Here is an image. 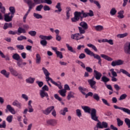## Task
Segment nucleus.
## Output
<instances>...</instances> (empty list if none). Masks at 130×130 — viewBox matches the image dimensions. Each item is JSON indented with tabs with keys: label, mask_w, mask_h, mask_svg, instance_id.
Masks as SVG:
<instances>
[{
	"label": "nucleus",
	"mask_w": 130,
	"mask_h": 130,
	"mask_svg": "<svg viewBox=\"0 0 130 130\" xmlns=\"http://www.w3.org/2000/svg\"><path fill=\"white\" fill-rule=\"evenodd\" d=\"M127 96V95H126V94H123L120 96L119 100H123L124 99H125Z\"/></svg>",
	"instance_id": "338daca9"
},
{
	"label": "nucleus",
	"mask_w": 130,
	"mask_h": 130,
	"mask_svg": "<svg viewBox=\"0 0 130 130\" xmlns=\"http://www.w3.org/2000/svg\"><path fill=\"white\" fill-rule=\"evenodd\" d=\"M36 83L38 84L40 88H41V87H42V86H43L44 85L43 82L42 81H37Z\"/></svg>",
	"instance_id": "774afa93"
},
{
	"label": "nucleus",
	"mask_w": 130,
	"mask_h": 130,
	"mask_svg": "<svg viewBox=\"0 0 130 130\" xmlns=\"http://www.w3.org/2000/svg\"><path fill=\"white\" fill-rule=\"evenodd\" d=\"M85 18L83 16H82L81 12L76 11L74 13V17L71 19L72 22H78L80 19V21H83V19Z\"/></svg>",
	"instance_id": "0eeeda50"
},
{
	"label": "nucleus",
	"mask_w": 130,
	"mask_h": 130,
	"mask_svg": "<svg viewBox=\"0 0 130 130\" xmlns=\"http://www.w3.org/2000/svg\"><path fill=\"white\" fill-rule=\"evenodd\" d=\"M66 46L69 51H71L73 53H76V50H73V47H72L71 46H70V45H69V44H66Z\"/></svg>",
	"instance_id": "a19ab883"
},
{
	"label": "nucleus",
	"mask_w": 130,
	"mask_h": 130,
	"mask_svg": "<svg viewBox=\"0 0 130 130\" xmlns=\"http://www.w3.org/2000/svg\"><path fill=\"white\" fill-rule=\"evenodd\" d=\"M102 42L109 43L110 45H113V40L110 39L108 40L107 39H104L102 40Z\"/></svg>",
	"instance_id": "cd10ccee"
},
{
	"label": "nucleus",
	"mask_w": 130,
	"mask_h": 130,
	"mask_svg": "<svg viewBox=\"0 0 130 130\" xmlns=\"http://www.w3.org/2000/svg\"><path fill=\"white\" fill-rule=\"evenodd\" d=\"M75 93L72 91H70L68 93V95L67 96V99L68 100H71V98H75V96H74V94Z\"/></svg>",
	"instance_id": "72a5a7b5"
},
{
	"label": "nucleus",
	"mask_w": 130,
	"mask_h": 130,
	"mask_svg": "<svg viewBox=\"0 0 130 130\" xmlns=\"http://www.w3.org/2000/svg\"><path fill=\"white\" fill-rule=\"evenodd\" d=\"M41 62V56H40V54L39 53L36 54V63L37 64H40Z\"/></svg>",
	"instance_id": "6ab92c4d"
},
{
	"label": "nucleus",
	"mask_w": 130,
	"mask_h": 130,
	"mask_svg": "<svg viewBox=\"0 0 130 130\" xmlns=\"http://www.w3.org/2000/svg\"><path fill=\"white\" fill-rule=\"evenodd\" d=\"M23 2L25 4H26L28 7V10L24 15V16H26L27 17L28 15H29V13L31 12L32 9L35 7V4L33 3V1L32 0H23Z\"/></svg>",
	"instance_id": "39448f33"
},
{
	"label": "nucleus",
	"mask_w": 130,
	"mask_h": 130,
	"mask_svg": "<svg viewBox=\"0 0 130 130\" xmlns=\"http://www.w3.org/2000/svg\"><path fill=\"white\" fill-rule=\"evenodd\" d=\"M6 121H3L2 124H0V128H6Z\"/></svg>",
	"instance_id": "0e129e2a"
},
{
	"label": "nucleus",
	"mask_w": 130,
	"mask_h": 130,
	"mask_svg": "<svg viewBox=\"0 0 130 130\" xmlns=\"http://www.w3.org/2000/svg\"><path fill=\"white\" fill-rule=\"evenodd\" d=\"M89 2L91 4H93V3L94 5H96L99 9H101V6L100 5V4H99V2L98 1H96V0H89Z\"/></svg>",
	"instance_id": "c756f323"
},
{
	"label": "nucleus",
	"mask_w": 130,
	"mask_h": 130,
	"mask_svg": "<svg viewBox=\"0 0 130 130\" xmlns=\"http://www.w3.org/2000/svg\"><path fill=\"white\" fill-rule=\"evenodd\" d=\"M6 108L10 113H12V114H16V111H15V109L12 107L11 105H8Z\"/></svg>",
	"instance_id": "2eb2a0df"
},
{
	"label": "nucleus",
	"mask_w": 130,
	"mask_h": 130,
	"mask_svg": "<svg viewBox=\"0 0 130 130\" xmlns=\"http://www.w3.org/2000/svg\"><path fill=\"white\" fill-rule=\"evenodd\" d=\"M12 58H13L14 60H16V61H18L21 59V57L20 56V55H19V54L16 53L12 55Z\"/></svg>",
	"instance_id": "412c9836"
},
{
	"label": "nucleus",
	"mask_w": 130,
	"mask_h": 130,
	"mask_svg": "<svg viewBox=\"0 0 130 130\" xmlns=\"http://www.w3.org/2000/svg\"><path fill=\"white\" fill-rule=\"evenodd\" d=\"M42 70L43 71L44 74L46 76L45 79L46 82H47V84L49 85V87H51V84L49 83V81H50V82H51L52 84H53V82L55 81H53V80H52L51 78L49 77V76H50V73L48 72V71L47 70V69H45V68L43 67L42 68Z\"/></svg>",
	"instance_id": "20e7f679"
},
{
	"label": "nucleus",
	"mask_w": 130,
	"mask_h": 130,
	"mask_svg": "<svg viewBox=\"0 0 130 130\" xmlns=\"http://www.w3.org/2000/svg\"><path fill=\"white\" fill-rule=\"evenodd\" d=\"M28 34H29V35H31V36H32L33 37L36 36V31L35 30H30L28 32Z\"/></svg>",
	"instance_id": "13d9d810"
},
{
	"label": "nucleus",
	"mask_w": 130,
	"mask_h": 130,
	"mask_svg": "<svg viewBox=\"0 0 130 130\" xmlns=\"http://www.w3.org/2000/svg\"><path fill=\"white\" fill-rule=\"evenodd\" d=\"M9 70L13 76L14 77H17V75H18V72H17V71L15 70V69H14V68L12 67H9Z\"/></svg>",
	"instance_id": "dca6fc26"
},
{
	"label": "nucleus",
	"mask_w": 130,
	"mask_h": 130,
	"mask_svg": "<svg viewBox=\"0 0 130 130\" xmlns=\"http://www.w3.org/2000/svg\"><path fill=\"white\" fill-rule=\"evenodd\" d=\"M17 32L19 33V34H21L22 33H26V30L24 28H22V27H19L18 28Z\"/></svg>",
	"instance_id": "a18cd8bd"
},
{
	"label": "nucleus",
	"mask_w": 130,
	"mask_h": 130,
	"mask_svg": "<svg viewBox=\"0 0 130 130\" xmlns=\"http://www.w3.org/2000/svg\"><path fill=\"white\" fill-rule=\"evenodd\" d=\"M76 115H77V116H78V117H81V116H82V112L81 110L80 109L76 110Z\"/></svg>",
	"instance_id": "052dcab7"
},
{
	"label": "nucleus",
	"mask_w": 130,
	"mask_h": 130,
	"mask_svg": "<svg viewBox=\"0 0 130 130\" xmlns=\"http://www.w3.org/2000/svg\"><path fill=\"white\" fill-rule=\"evenodd\" d=\"M93 76L96 79V80H99L100 79H101V77H102V74L101 73L98 72L96 70H94L93 71Z\"/></svg>",
	"instance_id": "9b49d317"
},
{
	"label": "nucleus",
	"mask_w": 130,
	"mask_h": 130,
	"mask_svg": "<svg viewBox=\"0 0 130 130\" xmlns=\"http://www.w3.org/2000/svg\"><path fill=\"white\" fill-rule=\"evenodd\" d=\"M88 84L90 85L91 89H93L94 90H96L97 89V87L95 86L96 82L95 81H89L87 80Z\"/></svg>",
	"instance_id": "4468645a"
},
{
	"label": "nucleus",
	"mask_w": 130,
	"mask_h": 130,
	"mask_svg": "<svg viewBox=\"0 0 130 130\" xmlns=\"http://www.w3.org/2000/svg\"><path fill=\"white\" fill-rule=\"evenodd\" d=\"M81 108L84 110L85 113H91V108L88 106H81Z\"/></svg>",
	"instance_id": "a211bd4d"
},
{
	"label": "nucleus",
	"mask_w": 130,
	"mask_h": 130,
	"mask_svg": "<svg viewBox=\"0 0 130 130\" xmlns=\"http://www.w3.org/2000/svg\"><path fill=\"white\" fill-rule=\"evenodd\" d=\"M127 35H128V34L127 32H125L124 34H120L117 35V37L118 38H124V37H126Z\"/></svg>",
	"instance_id": "e433bc0d"
},
{
	"label": "nucleus",
	"mask_w": 130,
	"mask_h": 130,
	"mask_svg": "<svg viewBox=\"0 0 130 130\" xmlns=\"http://www.w3.org/2000/svg\"><path fill=\"white\" fill-rule=\"evenodd\" d=\"M121 64H123V61L120 59L113 61L111 63L112 67H116V66H121Z\"/></svg>",
	"instance_id": "f8f14e48"
},
{
	"label": "nucleus",
	"mask_w": 130,
	"mask_h": 130,
	"mask_svg": "<svg viewBox=\"0 0 130 130\" xmlns=\"http://www.w3.org/2000/svg\"><path fill=\"white\" fill-rule=\"evenodd\" d=\"M102 101H103V103H104L105 105H107V106H110V104H109L107 100H106V99H102Z\"/></svg>",
	"instance_id": "69168bd1"
},
{
	"label": "nucleus",
	"mask_w": 130,
	"mask_h": 130,
	"mask_svg": "<svg viewBox=\"0 0 130 130\" xmlns=\"http://www.w3.org/2000/svg\"><path fill=\"white\" fill-rule=\"evenodd\" d=\"M27 40V37L24 36H21L17 38L18 41H22V40Z\"/></svg>",
	"instance_id": "864d4df0"
},
{
	"label": "nucleus",
	"mask_w": 130,
	"mask_h": 130,
	"mask_svg": "<svg viewBox=\"0 0 130 130\" xmlns=\"http://www.w3.org/2000/svg\"><path fill=\"white\" fill-rule=\"evenodd\" d=\"M39 38L42 40L40 41V43L42 46L45 47L47 45V41L46 40H51L52 39V36H46L44 35H40Z\"/></svg>",
	"instance_id": "7ed1b4c3"
},
{
	"label": "nucleus",
	"mask_w": 130,
	"mask_h": 130,
	"mask_svg": "<svg viewBox=\"0 0 130 130\" xmlns=\"http://www.w3.org/2000/svg\"><path fill=\"white\" fill-rule=\"evenodd\" d=\"M120 72L121 73H122V74H124V75H126V76H127V77H129L130 78V74L128 73L127 71H126L124 69H120Z\"/></svg>",
	"instance_id": "c03bdc74"
},
{
	"label": "nucleus",
	"mask_w": 130,
	"mask_h": 130,
	"mask_svg": "<svg viewBox=\"0 0 130 130\" xmlns=\"http://www.w3.org/2000/svg\"><path fill=\"white\" fill-rule=\"evenodd\" d=\"M93 98L96 101L100 100V96H99V95L97 93H95L93 95Z\"/></svg>",
	"instance_id": "603ef678"
},
{
	"label": "nucleus",
	"mask_w": 130,
	"mask_h": 130,
	"mask_svg": "<svg viewBox=\"0 0 130 130\" xmlns=\"http://www.w3.org/2000/svg\"><path fill=\"white\" fill-rule=\"evenodd\" d=\"M101 81L102 82H103L104 83L105 85H106L108 82H109V81H110V79L107 77L104 76L102 77Z\"/></svg>",
	"instance_id": "393cba45"
},
{
	"label": "nucleus",
	"mask_w": 130,
	"mask_h": 130,
	"mask_svg": "<svg viewBox=\"0 0 130 130\" xmlns=\"http://www.w3.org/2000/svg\"><path fill=\"white\" fill-rule=\"evenodd\" d=\"M57 57H59V58H62L63 56H62V52H59V51H57L56 53Z\"/></svg>",
	"instance_id": "4d7b16f0"
},
{
	"label": "nucleus",
	"mask_w": 130,
	"mask_h": 130,
	"mask_svg": "<svg viewBox=\"0 0 130 130\" xmlns=\"http://www.w3.org/2000/svg\"><path fill=\"white\" fill-rule=\"evenodd\" d=\"M108 127V123L105 121L99 122L96 123L97 128H107Z\"/></svg>",
	"instance_id": "1a4fd4ad"
},
{
	"label": "nucleus",
	"mask_w": 130,
	"mask_h": 130,
	"mask_svg": "<svg viewBox=\"0 0 130 130\" xmlns=\"http://www.w3.org/2000/svg\"><path fill=\"white\" fill-rule=\"evenodd\" d=\"M87 46L88 47H91L92 49H93V50H94V51H98L97 48H96V47L92 44H88Z\"/></svg>",
	"instance_id": "de8ad7c7"
},
{
	"label": "nucleus",
	"mask_w": 130,
	"mask_h": 130,
	"mask_svg": "<svg viewBox=\"0 0 130 130\" xmlns=\"http://www.w3.org/2000/svg\"><path fill=\"white\" fill-rule=\"evenodd\" d=\"M101 57L103 58H104V59H106V60H108V61H112L113 60V59L112 58L105 55V54H101Z\"/></svg>",
	"instance_id": "aec40b11"
},
{
	"label": "nucleus",
	"mask_w": 130,
	"mask_h": 130,
	"mask_svg": "<svg viewBox=\"0 0 130 130\" xmlns=\"http://www.w3.org/2000/svg\"><path fill=\"white\" fill-rule=\"evenodd\" d=\"M95 29L96 31H102L103 30V26L97 25L95 27Z\"/></svg>",
	"instance_id": "6e6d98bb"
},
{
	"label": "nucleus",
	"mask_w": 130,
	"mask_h": 130,
	"mask_svg": "<svg viewBox=\"0 0 130 130\" xmlns=\"http://www.w3.org/2000/svg\"><path fill=\"white\" fill-rule=\"evenodd\" d=\"M34 81H35V78H33L32 77H29L26 79V83H28V84H33V83H34Z\"/></svg>",
	"instance_id": "473e14b6"
},
{
	"label": "nucleus",
	"mask_w": 130,
	"mask_h": 130,
	"mask_svg": "<svg viewBox=\"0 0 130 130\" xmlns=\"http://www.w3.org/2000/svg\"><path fill=\"white\" fill-rule=\"evenodd\" d=\"M54 109V106H51L50 107L47 108L46 110H43L42 112L44 114L46 115H48Z\"/></svg>",
	"instance_id": "ddd939ff"
},
{
	"label": "nucleus",
	"mask_w": 130,
	"mask_h": 130,
	"mask_svg": "<svg viewBox=\"0 0 130 130\" xmlns=\"http://www.w3.org/2000/svg\"><path fill=\"white\" fill-rule=\"evenodd\" d=\"M0 9L1 13H3V14H6V8L5 7L3 6V4L0 2Z\"/></svg>",
	"instance_id": "79ce46f5"
},
{
	"label": "nucleus",
	"mask_w": 130,
	"mask_h": 130,
	"mask_svg": "<svg viewBox=\"0 0 130 130\" xmlns=\"http://www.w3.org/2000/svg\"><path fill=\"white\" fill-rule=\"evenodd\" d=\"M57 122L55 119H50L47 121V123L49 125H54V124H56Z\"/></svg>",
	"instance_id": "f3484780"
},
{
	"label": "nucleus",
	"mask_w": 130,
	"mask_h": 130,
	"mask_svg": "<svg viewBox=\"0 0 130 130\" xmlns=\"http://www.w3.org/2000/svg\"><path fill=\"white\" fill-rule=\"evenodd\" d=\"M71 7L66 8L67 20H69L70 19V12H71Z\"/></svg>",
	"instance_id": "2f4dec72"
},
{
	"label": "nucleus",
	"mask_w": 130,
	"mask_h": 130,
	"mask_svg": "<svg viewBox=\"0 0 130 130\" xmlns=\"http://www.w3.org/2000/svg\"><path fill=\"white\" fill-rule=\"evenodd\" d=\"M34 18L36 19H42V15L38 13H34L33 14Z\"/></svg>",
	"instance_id": "37998d69"
},
{
	"label": "nucleus",
	"mask_w": 130,
	"mask_h": 130,
	"mask_svg": "<svg viewBox=\"0 0 130 130\" xmlns=\"http://www.w3.org/2000/svg\"><path fill=\"white\" fill-rule=\"evenodd\" d=\"M114 108L115 109H119L120 110H122L125 113H127V114H130V110L125 108L119 107L116 105H114Z\"/></svg>",
	"instance_id": "9d476101"
},
{
	"label": "nucleus",
	"mask_w": 130,
	"mask_h": 130,
	"mask_svg": "<svg viewBox=\"0 0 130 130\" xmlns=\"http://www.w3.org/2000/svg\"><path fill=\"white\" fill-rule=\"evenodd\" d=\"M117 124L118 126H122L123 125V121L120 120L119 118H117Z\"/></svg>",
	"instance_id": "58836bf2"
},
{
	"label": "nucleus",
	"mask_w": 130,
	"mask_h": 130,
	"mask_svg": "<svg viewBox=\"0 0 130 130\" xmlns=\"http://www.w3.org/2000/svg\"><path fill=\"white\" fill-rule=\"evenodd\" d=\"M79 26H81L78 27L79 33H77L71 36V38L73 40H76L78 41V40H81V39H84L85 38V36H84L83 34L86 33L85 30L88 29V24L85 21H82L79 23Z\"/></svg>",
	"instance_id": "f257e3e1"
},
{
	"label": "nucleus",
	"mask_w": 130,
	"mask_h": 130,
	"mask_svg": "<svg viewBox=\"0 0 130 130\" xmlns=\"http://www.w3.org/2000/svg\"><path fill=\"white\" fill-rule=\"evenodd\" d=\"M40 95L41 96V98H44V97H49L48 93L46 91H43L42 90L40 91Z\"/></svg>",
	"instance_id": "b1692460"
},
{
	"label": "nucleus",
	"mask_w": 130,
	"mask_h": 130,
	"mask_svg": "<svg viewBox=\"0 0 130 130\" xmlns=\"http://www.w3.org/2000/svg\"><path fill=\"white\" fill-rule=\"evenodd\" d=\"M43 9V5H40L38 6H37L36 8V11L37 12H41V10Z\"/></svg>",
	"instance_id": "09e8293b"
},
{
	"label": "nucleus",
	"mask_w": 130,
	"mask_h": 130,
	"mask_svg": "<svg viewBox=\"0 0 130 130\" xmlns=\"http://www.w3.org/2000/svg\"><path fill=\"white\" fill-rule=\"evenodd\" d=\"M56 9H57L58 10V11L60 13L61 11H62V9H61V4L60 3H58L57 5L55 6Z\"/></svg>",
	"instance_id": "49530a36"
},
{
	"label": "nucleus",
	"mask_w": 130,
	"mask_h": 130,
	"mask_svg": "<svg viewBox=\"0 0 130 130\" xmlns=\"http://www.w3.org/2000/svg\"><path fill=\"white\" fill-rule=\"evenodd\" d=\"M23 2L25 4H26L28 7V10L24 15V16H26L27 17L28 15H29V13L31 12L32 9L35 7V4L33 3V1L32 0H23Z\"/></svg>",
	"instance_id": "423d86ee"
},
{
	"label": "nucleus",
	"mask_w": 130,
	"mask_h": 130,
	"mask_svg": "<svg viewBox=\"0 0 130 130\" xmlns=\"http://www.w3.org/2000/svg\"><path fill=\"white\" fill-rule=\"evenodd\" d=\"M6 120H7V121H8L9 123L12 122V121H13V115L8 116Z\"/></svg>",
	"instance_id": "680f3d73"
},
{
	"label": "nucleus",
	"mask_w": 130,
	"mask_h": 130,
	"mask_svg": "<svg viewBox=\"0 0 130 130\" xmlns=\"http://www.w3.org/2000/svg\"><path fill=\"white\" fill-rule=\"evenodd\" d=\"M124 11L123 10H121L118 12V15L117 16V18L119 19H123L124 18V16L123 15Z\"/></svg>",
	"instance_id": "7c9ffc66"
},
{
	"label": "nucleus",
	"mask_w": 130,
	"mask_h": 130,
	"mask_svg": "<svg viewBox=\"0 0 130 130\" xmlns=\"http://www.w3.org/2000/svg\"><path fill=\"white\" fill-rule=\"evenodd\" d=\"M54 97L55 99H56V100H58V101H62V99L60 97H59V96L57 94H55Z\"/></svg>",
	"instance_id": "bf43d9fd"
},
{
	"label": "nucleus",
	"mask_w": 130,
	"mask_h": 130,
	"mask_svg": "<svg viewBox=\"0 0 130 130\" xmlns=\"http://www.w3.org/2000/svg\"><path fill=\"white\" fill-rule=\"evenodd\" d=\"M13 17L14 16L12 15L11 16L4 15V20L6 22H11V21L12 20Z\"/></svg>",
	"instance_id": "a878e982"
},
{
	"label": "nucleus",
	"mask_w": 130,
	"mask_h": 130,
	"mask_svg": "<svg viewBox=\"0 0 130 130\" xmlns=\"http://www.w3.org/2000/svg\"><path fill=\"white\" fill-rule=\"evenodd\" d=\"M124 122L127 125L128 128H130V119L127 118H125Z\"/></svg>",
	"instance_id": "3c124183"
},
{
	"label": "nucleus",
	"mask_w": 130,
	"mask_h": 130,
	"mask_svg": "<svg viewBox=\"0 0 130 130\" xmlns=\"http://www.w3.org/2000/svg\"><path fill=\"white\" fill-rule=\"evenodd\" d=\"M1 74L3 75L6 78H9L10 77V72H7L6 70H3L1 71Z\"/></svg>",
	"instance_id": "4be33fe9"
},
{
	"label": "nucleus",
	"mask_w": 130,
	"mask_h": 130,
	"mask_svg": "<svg viewBox=\"0 0 130 130\" xmlns=\"http://www.w3.org/2000/svg\"><path fill=\"white\" fill-rule=\"evenodd\" d=\"M12 105L14 106H17V107H18L19 108H20V107H21V103H20L18 101L15 100L13 102Z\"/></svg>",
	"instance_id": "ea45409f"
},
{
	"label": "nucleus",
	"mask_w": 130,
	"mask_h": 130,
	"mask_svg": "<svg viewBox=\"0 0 130 130\" xmlns=\"http://www.w3.org/2000/svg\"><path fill=\"white\" fill-rule=\"evenodd\" d=\"M67 112H69V110L68 109V108L65 107L60 110L59 113L61 115H66V113H67Z\"/></svg>",
	"instance_id": "bb28decb"
},
{
	"label": "nucleus",
	"mask_w": 130,
	"mask_h": 130,
	"mask_svg": "<svg viewBox=\"0 0 130 130\" xmlns=\"http://www.w3.org/2000/svg\"><path fill=\"white\" fill-rule=\"evenodd\" d=\"M84 51L88 55H90V56H93L94 58H95V59H98V60H99V61H98L99 64H100V66H102V60L101 59V57H100L99 55L96 54H94L93 53V52L91 51L88 48L85 49H84Z\"/></svg>",
	"instance_id": "f03ea898"
},
{
	"label": "nucleus",
	"mask_w": 130,
	"mask_h": 130,
	"mask_svg": "<svg viewBox=\"0 0 130 130\" xmlns=\"http://www.w3.org/2000/svg\"><path fill=\"white\" fill-rule=\"evenodd\" d=\"M13 27V24L12 23H5L4 26V30H6L7 28H12Z\"/></svg>",
	"instance_id": "f704fd0d"
},
{
	"label": "nucleus",
	"mask_w": 130,
	"mask_h": 130,
	"mask_svg": "<svg viewBox=\"0 0 130 130\" xmlns=\"http://www.w3.org/2000/svg\"><path fill=\"white\" fill-rule=\"evenodd\" d=\"M17 64L19 68H23V66H22V59H20L18 61H17Z\"/></svg>",
	"instance_id": "e2e57ef3"
},
{
	"label": "nucleus",
	"mask_w": 130,
	"mask_h": 130,
	"mask_svg": "<svg viewBox=\"0 0 130 130\" xmlns=\"http://www.w3.org/2000/svg\"><path fill=\"white\" fill-rule=\"evenodd\" d=\"M33 4H35V7L36 5H40V4H43L42 0H34Z\"/></svg>",
	"instance_id": "8fccbe9b"
},
{
	"label": "nucleus",
	"mask_w": 130,
	"mask_h": 130,
	"mask_svg": "<svg viewBox=\"0 0 130 130\" xmlns=\"http://www.w3.org/2000/svg\"><path fill=\"white\" fill-rule=\"evenodd\" d=\"M116 13H117V11L115 8H112L110 12V14L111 15V16H115V15H116Z\"/></svg>",
	"instance_id": "c9c22d12"
},
{
	"label": "nucleus",
	"mask_w": 130,
	"mask_h": 130,
	"mask_svg": "<svg viewBox=\"0 0 130 130\" xmlns=\"http://www.w3.org/2000/svg\"><path fill=\"white\" fill-rule=\"evenodd\" d=\"M9 11L11 13V15L14 16L15 15V13H16V9L14 7H9Z\"/></svg>",
	"instance_id": "4c0bfd02"
},
{
	"label": "nucleus",
	"mask_w": 130,
	"mask_h": 130,
	"mask_svg": "<svg viewBox=\"0 0 130 130\" xmlns=\"http://www.w3.org/2000/svg\"><path fill=\"white\" fill-rule=\"evenodd\" d=\"M58 93L62 96V97H66V93H67V90L66 89H62L58 90Z\"/></svg>",
	"instance_id": "c85d7f7f"
},
{
	"label": "nucleus",
	"mask_w": 130,
	"mask_h": 130,
	"mask_svg": "<svg viewBox=\"0 0 130 130\" xmlns=\"http://www.w3.org/2000/svg\"><path fill=\"white\" fill-rule=\"evenodd\" d=\"M97 111L95 109H92L91 112L90 113V116L91 119L94 120V121H97V122H99L100 121L98 119V116H97Z\"/></svg>",
	"instance_id": "6e6552de"
},
{
	"label": "nucleus",
	"mask_w": 130,
	"mask_h": 130,
	"mask_svg": "<svg viewBox=\"0 0 130 130\" xmlns=\"http://www.w3.org/2000/svg\"><path fill=\"white\" fill-rule=\"evenodd\" d=\"M78 89L79 90L80 92L83 94V95H86L85 92H88V89L82 86H79L78 87Z\"/></svg>",
	"instance_id": "5701e85b"
},
{
	"label": "nucleus",
	"mask_w": 130,
	"mask_h": 130,
	"mask_svg": "<svg viewBox=\"0 0 130 130\" xmlns=\"http://www.w3.org/2000/svg\"><path fill=\"white\" fill-rule=\"evenodd\" d=\"M40 91H43L44 92H45V91H49V88H48V86L46 85H45L42 87V89L40 90Z\"/></svg>",
	"instance_id": "5fc2aeb1"
}]
</instances>
